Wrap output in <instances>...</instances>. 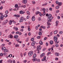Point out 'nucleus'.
Returning a JSON list of instances; mask_svg holds the SVG:
<instances>
[{
	"mask_svg": "<svg viewBox=\"0 0 63 63\" xmlns=\"http://www.w3.org/2000/svg\"><path fill=\"white\" fill-rule=\"evenodd\" d=\"M39 44L40 45H43V42H42V41H40L39 42Z\"/></svg>",
	"mask_w": 63,
	"mask_h": 63,
	"instance_id": "18",
	"label": "nucleus"
},
{
	"mask_svg": "<svg viewBox=\"0 0 63 63\" xmlns=\"http://www.w3.org/2000/svg\"><path fill=\"white\" fill-rule=\"evenodd\" d=\"M49 9L50 11H51L52 10V8H50Z\"/></svg>",
	"mask_w": 63,
	"mask_h": 63,
	"instance_id": "64",
	"label": "nucleus"
},
{
	"mask_svg": "<svg viewBox=\"0 0 63 63\" xmlns=\"http://www.w3.org/2000/svg\"><path fill=\"white\" fill-rule=\"evenodd\" d=\"M58 43H59V42H57V41H56L55 42V44H58Z\"/></svg>",
	"mask_w": 63,
	"mask_h": 63,
	"instance_id": "51",
	"label": "nucleus"
},
{
	"mask_svg": "<svg viewBox=\"0 0 63 63\" xmlns=\"http://www.w3.org/2000/svg\"><path fill=\"white\" fill-rule=\"evenodd\" d=\"M9 38H10V39H12L13 38V36L11 34H10L8 36Z\"/></svg>",
	"mask_w": 63,
	"mask_h": 63,
	"instance_id": "9",
	"label": "nucleus"
},
{
	"mask_svg": "<svg viewBox=\"0 0 63 63\" xmlns=\"http://www.w3.org/2000/svg\"><path fill=\"white\" fill-rule=\"evenodd\" d=\"M55 46L56 47H59V45L58 44H56L55 45Z\"/></svg>",
	"mask_w": 63,
	"mask_h": 63,
	"instance_id": "35",
	"label": "nucleus"
},
{
	"mask_svg": "<svg viewBox=\"0 0 63 63\" xmlns=\"http://www.w3.org/2000/svg\"><path fill=\"white\" fill-rule=\"evenodd\" d=\"M37 39H39L41 38V36H38L37 37Z\"/></svg>",
	"mask_w": 63,
	"mask_h": 63,
	"instance_id": "40",
	"label": "nucleus"
},
{
	"mask_svg": "<svg viewBox=\"0 0 63 63\" xmlns=\"http://www.w3.org/2000/svg\"><path fill=\"white\" fill-rule=\"evenodd\" d=\"M28 54L29 56H31L33 54V52L32 51L29 52Z\"/></svg>",
	"mask_w": 63,
	"mask_h": 63,
	"instance_id": "2",
	"label": "nucleus"
},
{
	"mask_svg": "<svg viewBox=\"0 0 63 63\" xmlns=\"http://www.w3.org/2000/svg\"><path fill=\"white\" fill-rule=\"evenodd\" d=\"M12 61V60L9 59L8 60L7 62L9 63H10V62L11 63V62Z\"/></svg>",
	"mask_w": 63,
	"mask_h": 63,
	"instance_id": "23",
	"label": "nucleus"
},
{
	"mask_svg": "<svg viewBox=\"0 0 63 63\" xmlns=\"http://www.w3.org/2000/svg\"><path fill=\"white\" fill-rule=\"evenodd\" d=\"M5 13L6 14H8V13H9V11H8V10H7L5 11Z\"/></svg>",
	"mask_w": 63,
	"mask_h": 63,
	"instance_id": "33",
	"label": "nucleus"
},
{
	"mask_svg": "<svg viewBox=\"0 0 63 63\" xmlns=\"http://www.w3.org/2000/svg\"><path fill=\"white\" fill-rule=\"evenodd\" d=\"M47 5V3H44L42 5V6H46V5Z\"/></svg>",
	"mask_w": 63,
	"mask_h": 63,
	"instance_id": "14",
	"label": "nucleus"
},
{
	"mask_svg": "<svg viewBox=\"0 0 63 63\" xmlns=\"http://www.w3.org/2000/svg\"><path fill=\"white\" fill-rule=\"evenodd\" d=\"M12 44V43L11 42H9V43H8V45H11V44Z\"/></svg>",
	"mask_w": 63,
	"mask_h": 63,
	"instance_id": "46",
	"label": "nucleus"
},
{
	"mask_svg": "<svg viewBox=\"0 0 63 63\" xmlns=\"http://www.w3.org/2000/svg\"><path fill=\"white\" fill-rule=\"evenodd\" d=\"M40 45H39L37 47V50H40L41 49V47Z\"/></svg>",
	"mask_w": 63,
	"mask_h": 63,
	"instance_id": "4",
	"label": "nucleus"
},
{
	"mask_svg": "<svg viewBox=\"0 0 63 63\" xmlns=\"http://www.w3.org/2000/svg\"><path fill=\"white\" fill-rule=\"evenodd\" d=\"M42 34V33L41 32H39V35H41Z\"/></svg>",
	"mask_w": 63,
	"mask_h": 63,
	"instance_id": "37",
	"label": "nucleus"
},
{
	"mask_svg": "<svg viewBox=\"0 0 63 63\" xmlns=\"http://www.w3.org/2000/svg\"><path fill=\"white\" fill-rule=\"evenodd\" d=\"M18 5L17 4H16L15 5V7L16 8L18 7Z\"/></svg>",
	"mask_w": 63,
	"mask_h": 63,
	"instance_id": "29",
	"label": "nucleus"
},
{
	"mask_svg": "<svg viewBox=\"0 0 63 63\" xmlns=\"http://www.w3.org/2000/svg\"><path fill=\"white\" fill-rule=\"evenodd\" d=\"M23 62H24V63H26V62H27V60H25L23 61Z\"/></svg>",
	"mask_w": 63,
	"mask_h": 63,
	"instance_id": "31",
	"label": "nucleus"
},
{
	"mask_svg": "<svg viewBox=\"0 0 63 63\" xmlns=\"http://www.w3.org/2000/svg\"><path fill=\"white\" fill-rule=\"evenodd\" d=\"M9 30V29H8V30H5V32H8Z\"/></svg>",
	"mask_w": 63,
	"mask_h": 63,
	"instance_id": "61",
	"label": "nucleus"
},
{
	"mask_svg": "<svg viewBox=\"0 0 63 63\" xmlns=\"http://www.w3.org/2000/svg\"><path fill=\"white\" fill-rule=\"evenodd\" d=\"M23 21V19H20L19 20V22H22Z\"/></svg>",
	"mask_w": 63,
	"mask_h": 63,
	"instance_id": "39",
	"label": "nucleus"
},
{
	"mask_svg": "<svg viewBox=\"0 0 63 63\" xmlns=\"http://www.w3.org/2000/svg\"><path fill=\"white\" fill-rule=\"evenodd\" d=\"M0 18L1 19L3 20L4 19V15H1L0 17Z\"/></svg>",
	"mask_w": 63,
	"mask_h": 63,
	"instance_id": "11",
	"label": "nucleus"
},
{
	"mask_svg": "<svg viewBox=\"0 0 63 63\" xmlns=\"http://www.w3.org/2000/svg\"><path fill=\"white\" fill-rule=\"evenodd\" d=\"M28 40H29V38H27V40H26V42H28Z\"/></svg>",
	"mask_w": 63,
	"mask_h": 63,
	"instance_id": "54",
	"label": "nucleus"
},
{
	"mask_svg": "<svg viewBox=\"0 0 63 63\" xmlns=\"http://www.w3.org/2000/svg\"><path fill=\"white\" fill-rule=\"evenodd\" d=\"M45 55V53H42V54H41L40 55L41 57H44Z\"/></svg>",
	"mask_w": 63,
	"mask_h": 63,
	"instance_id": "8",
	"label": "nucleus"
},
{
	"mask_svg": "<svg viewBox=\"0 0 63 63\" xmlns=\"http://www.w3.org/2000/svg\"><path fill=\"white\" fill-rule=\"evenodd\" d=\"M15 47H19V44H16L15 45Z\"/></svg>",
	"mask_w": 63,
	"mask_h": 63,
	"instance_id": "25",
	"label": "nucleus"
},
{
	"mask_svg": "<svg viewBox=\"0 0 63 63\" xmlns=\"http://www.w3.org/2000/svg\"><path fill=\"white\" fill-rule=\"evenodd\" d=\"M32 21H35V17L34 16L32 17Z\"/></svg>",
	"mask_w": 63,
	"mask_h": 63,
	"instance_id": "12",
	"label": "nucleus"
},
{
	"mask_svg": "<svg viewBox=\"0 0 63 63\" xmlns=\"http://www.w3.org/2000/svg\"><path fill=\"white\" fill-rule=\"evenodd\" d=\"M51 45H52L53 44V41L52 40H51L49 41Z\"/></svg>",
	"mask_w": 63,
	"mask_h": 63,
	"instance_id": "15",
	"label": "nucleus"
},
{
	"mask_svg": "<svg viewBox=\"0 0 63 63\" xmlns=\"http://www.w3.org/2000/svg\"><path fill=\"white\" fill-rule=\"evenodd\" d=\"M27 13L28 15H30V12H29L28 11H27Z\"/></svg>",
	"mask_w": 63,
	"mask_h": 63,
	"instance_id": "27",
	"label": "nucleus"
},
{
	"mask_svg": "<svg viewBox=\"0 0 63 63\" xmlns=\"http://www.w3.org/2000/svg\"><path fill=\"white\" fill-rule=\"evenodd\" d=\"M54 39L55 42H56L57 41V37L56 36H55L54 37Z\"/></svg>",
	"mask_w": 63,
	"mask_h": 63,
	"instance_id": "3",
	"label": "nucleus"
},
{
	"mask_svg": "<svg viewBox=\"0 0 63 63\" xmlns=\"http://www.w3.org/2000/svg\"><path fill=\"white\" fill-rule=\"evenodd\" d=\"M39 21H40L41 20V18L40 17H39L38 19Z\"/></svg>",
	"mask_w": 63,
	"mask_h": 63,
	"instance_id": "49",
	"label": "nucleus"
},
{
	"mask_svg": "<svg viewBox=\"0 0 63 63\" xmlns=\"http://www.w3.org/2000/svg\"><path fill=\"white\" fill-rule=\"evenodd\" d=\"M12 55L10 54V55H9V56H8V57H12Z\"/></svg>",
	"mask_w": 63,
	"mask_h": 63,
	"instance_id": "41",
	"label": "nucleus"
},
{
	"mask_svg": "<svg viewBox=\"0 0 63 63\" xmlns=\"http://www.w3.org/2000/svg\"><path fill=\"white\" fill-rule=\"evenodd\" d=\"M56 4H58L59 2H58V1H56Z\"/></svg>",
	"mask_w": 63,
	"mask_h": 63,
	"instance_id": "57",
	"label": "nucleus"
},
{
	"mask_svg": "<svg viewBox=\"0 0 63 63\" xmlns=\"http://www.w3.org/2000/svg\"><path fill=\"white\" fill-rule=\"evenodd\" d=\"M47 39V38L46 37H45L44 38V40L45 41Z\"/></svg>",
	"mask_w": 63,
	"mask_h": 63,
	"instance_id": "60",
	"label": "nucleus"
},
{
	"mask_svg": "<svg viewBox=\"0 0 63 63\" xmlns=\"http://www.w3.org/2000/svg\"><path fill=\"white\" fill-rule=\"evenodd\" d=\"M58 60V58H55V60Z\"/></svg>",
	"mask_w": 63,
	"mask_h": 63,
	"instance_id": "58",
	"label": "nucleus"
},
{
	"mask_svg": "<svg viewBox=\"0 0 63 63\" xmlns=\"http://www.w3.org/2000/svg\"><path fill=\"white\" fill-rule=\"evenodd\" d=\"M36 61L37 62H40V59H37Z\"/></svg>",
	"mask_w": 63,
	"mask_h": 63,
	"instance_id": "45",
	"label": "nucleus"
},
{
	"mask_svg": "<svg viewBox=\"0 0 63 63\" xmlns=\"http://www.w3.org/2000/svg\"><path fill=\"white\" fill-rule=\"evenodd\" d=\"M35 28L36 29H38V26H36L35 27Z\"/></svg>",
	"mask_w": 63,
	"mask_h": 63,
	"instance_id": "62",
	"label": "nucleus"
},
{
	"mask_svg": "<svg viewBox=\"0 0 63 63\" xmlns=\"http://www.w3.org/2000/svg\"><path fill=\"white\" fill-rule=\"evenodd\" d=\"M59 6H57L56 7V9H59Z\"/></svg>",
	"mask_w": 63,
	"mask_h": 63,
	"instance_id": "34",
	"label": "nucleus"
},
{
	"mask_svg": "<svg viewBox=\"0 0 63 63\" xmlns=\"http://www.w3.org/2000/svg\"><path fill=\"white\" fill-rule=\"evenodd\" d=\"M8 20H4L3 21L4 24H7V23L8 22Z\"/></svg>",
	"mask_w": 63,
	"mask_h": 63,
	"instance_id": "5",
	"label": "nucleus"
},
{
	"mask_svg": "<svg viewBox=\"0 0 63 63\" xmlns=\"http://www.w3.org/2000/svg\"><path fill=\"white\" fill-rule=\"evenodd\" d=\"M19 13L20 14H24L22 11H20L19 12Z\"/></svg>",
	"mask_w": 63,
	"mask_h": 63,
	"instance_id": "13",
	"label": "nucleus"
},
{
	"mask_svg": "<svg viewBox=\"0 0 63 63\" xmlns=\"http://www.w3.org/2000/svg\"><path fill=\"white\" fill-rule=\"evenodd\" d=\"M32 61L34 62L35 61H37V58H35L32 59Z\"/></svg>",
	"mask_w": 63,
	"mask_h": 63,
	"instance_id": "17",
	"label": "nucleus"
},
{
	"mask_svg": "<svg viewBox=\"0 0 63 63\" xmlns=\"http://www.w3.org/2000/svg\"><path fill=\"white\" fill-rule=\"evenodd\" d=\"M27 1L26 0H24L23 1V2L24 4H26L27 3Z\"/></svg>",
	"mask_w": 63,
	"mask_h": 63,
	"instance_id": "19",
	"label": "nucleus"
},
{
	"mask_svg": "<svg viewBox=\"0 0 63 63\" xmlns=\"http://www.w3.org/2000/svg\"><path fill=\"white\" fill-rule=\"evenodd\" d=\"M36 44L35 41H33L32 43V46H34L35 45V44Z\"/></svg>",
	"mask_w": 63,
	"mask_h": 63,
	"instance_id": "6",
	"label": "nucleus"
},
{
	"mask_svg": "<svg viewBox=\"0 0 63 63\" xmlns=\"http://www.w3.org/2000/svg\"><path fill=\"white\" fill-rule=\"evenodd\" d=\"M34 40V38H32L31 39V41H33Z\"/></svg>",
	"mask_w": 63,
	"mask_h": 63,
	"instance_id": "38",
	"label": "nucleus"
},
{
	"mask_svg": "<svg viewBox=\"0 0 63 63\" xmlns=\"http://www.w3.org/2000/svg\"><path fill=\"white\" fill-rule=\"evenodd\" d=\"M50 53H51L50 52H48L47 54V56H48V55H49V54H50Z\"/></svg>",
	"mask_w": 63,
	"mask_h": 63,
	"instance_id": "44",
	"label": "nucleus"
},
{
	"mask_svg": "<svg viewBox=\"0 0 63 63\" xmlns=\"http://www.w3.org/2000/svg\"><path fill=\"white\" fill-rule=\"evenodd\" d=\"M63 33V32H59V34H62Z\"/></svg>",
	"mask_w": 63,
	"mask_h": 63,
	"instance_id": "52",
	"label": "nucleus"
},
{
	"mask_svg": "<svg viewBox=\"0 0 63 63\" xmlns=\"http://www.w3.org/2000/svg\"><path fill=\"white\" fill-rule=\"evenodd\" d=\"M52 15L51 14L49 15L48 16V20L49 22H51V20L53 19V17L52 16Z\"/></svg>",
	"mask_w": 63,
	"mask_h": 63,
	"instance_id": "1",
	"label": "nucleus"
},
{
	"mask_svg": "<svg viewBox=\"0 0 63 63\" xmlns=\"http://www.w3.org/2000/svg\"><path fill=\"white\" fill-rule=\"evenodd\" d=\"M16 40L17 41V42H18V43H19V41H18L19 40V38H18Z\"/></svg>",
	"mask_w": 63,
	"mask_h": 63,
	"instance_id": "50",
	"label": "nucleus"
},
{
	"mask_svg": "<svg viewBox=\"0 0 63 63\" xmlns=\"http://www.w3.org/2000/svg\"><path fill=\"white\" fill-rule=\"evenodd\" d=\"M14 16H16V17H19L20 16L18 15H14Z\"/></svg>",
	"mask_w": 63,
	"mask_h": 63,
	"instance_id": "16",
	"label": "nucleus"
},
{
	"mask_svg": "<svg viewBox=\"0 0 63 63\" xmlns=\"http://www.w3.org/2000/svg\"><path fill=\"white\" fill-rule=\"evenodd\" d=\"M39 15L40 16H42V14L41 13H39Z\"/></svg>",
	"mask_w": 63,
	"mask_h": 63,
	"instance_id": "36",
	"label": "nucleus"
},
{
	"mask_svg": "<svg viewBox=\"0 0 63 63\" xmlns=\"http://www.w3.org/2000/svg\"><path fill=\"white\" fill-rule=\"evenodd\" d=\"M28 31H30V26H28Z\"/></svg>",
	"mask_w": 63,
	"mask_h": 63,
	"instance_id": "26",
	"label": "nucleus"
},
{
	"mask_svg": "<svg viewBox=\"0 0 63 63\" xmlns=\"http://www.w3.org/2000/svg\"><path fill=\"white\" fill-rule=\"evenodd\" d=\"M51 50H52V52H54V51H53V47H52L51 48Z\"/></svg>",
	"mask_w": 63,
	"mask_h": 63,
	"instance_id": "53",
	"label": "nucleus"
},
{
	"mask_svg": "<svg viewBox=\"0 0 63 63\" xmlns=\"http://www.w3.org/2000/svg\"><path fill=\"white\" fill-rule=\"evenodd\" d=\"M12 23V21L11 20H10L9 22V24L11 25Z\"/></svg>",
	"mask_w": 63,
	"mask_h": 63,
	"instance_id": "32",
	"label": "nucleus"
},
{
	"mask_svg": "<svg viewBox=\"0 0 63 63\" xmlns=\"http://www.w3.org/2000/svg\"><path fill=\"white\" fill-rule=\"evenodd\" d=\"M15 62L16 61L15 60H13L11 62V63H15Z\"/></svg>",
	"mask_w": 63,
	"mask_h": 63,
	"instance_id": "28",
	"label": "nucleus"
},
{
	"mask_svg": "<svg viewBox=\"0 0 63 63\" xmlns=\"http://www.w3.org/2000/svg\"><path fill=\"white\" fill-rule=\"evenodd\" d=\"M2 9H3V6H1L0 7V10H2Z\"/></svg>",
	"mask_w": 63,
	"mask_h": 63,
	"instance_id": "47",
	"label": "nucleus"
},
{
	"mask_svg": "<svg viewBox=\"0 0 63 63\" xmlns=\"http://www.w3.org/2000/svg\"><path fill=\"white\" fill-rule=\"evenodd\" d=\"M32 3L33 4H35V3L36 2H35V1H32Z\"/></svg>",
	"mask_w": 63,
	"mask_h": 63,
	"instance_id": "48",
	"label": "nucleus"
},
{
	"mask_svg": "<svg viewBox=\"0 0 63 63\" xmlns=\"http://www.w3.org/2000/svg\"><path fill=\"white\" fill-rule=\"evenodd\" d=\"M39 12L38 11L36 13V15H37V14H39Z\"/></svg>",
	"mask_w": 63,
	"mask_h": 63,
	"instance_id": "56",
	"label": "nucleus"
},
{
	"mask_svg": "<svg viewBox=\"0 0 63 63\" xmlns=\"http://www.w3.org/2000/svg\"><path fill=\"white\" fill-rule=\"evenodd\" d=\"M0 56H3V53H1L0 54Z\"/></svg>",
	"mask_w": 63,
	"mask_h": 63,
	"instance_id": "55",
	"label": "nucleus"
},
{
	"mask_svg": "<svg viewBox=\"0 0 63 63\" xmlns=\"http://www.w3.org/2000/svg\"><path fill=\"white\" fill-rule=\"evenodd\" d=\"M48 14H46V16H48Z\"/></svg>",
	"mask_w": 63,
	"mask_h": 63,
	"instance_id": "63",
	"label": "nucleus"
},
{
	"mask_svg": "<svg viewBox=\"0 0 63 63\" xmlns=\"http://www.w3.org/2000/svg\"><path fill=\"white\" fill-rule=\"evenodd\" d=\"M62 3L59 2L58 3V5H59V6H61V5H62Z\"/></svg>",
	"mask_w": 63,
	"mask_h": 63,
	"instance_id": "30",
	"label": "nucleus"
},
{
	"mask_svg": "<svg viewBox=\"0 0 63 63\" xmlns=\"http://www.w3.org/2000/svg\"><path fill=\"white\" fill-rule=\"evenodd\" d=\"M55 55L56 56H59V53H58L56 52L55 53Z\"/></svg>",
	"mask_w": 63,
	"mask_h": 63,
	"instance_id": "7",
	"label": "nucleus"
},
{
	"mask_svg": "<svg viewBox=\"0 0 63 63\" xmlns=\"http://www.w3.org/2000/svg\"><path fill=\"white\" fill-rule=\"evenodd\" d=\"M4 17H6L8 16V15H7L6 14H5L4 16Z\"/></svg>",
	"mask_w": 63,
	"mask_h": 63,
	"instance_id": "43",
	"label": "nucleus"
},
{
	"mask_svg": "<svg viewBox=\"0 0 63 63\" xmlns=\"http://www.w3.org/2000/svg\"><path fill=\"white\" fill-rule=\"evenodd\" d=\"M2 49L3 50H5L6 49V47H3L2 48Z\"/></svg>",
	"mask_w": 63,
	"mask_h": 63,
	"instance_id": "21",
	"label": "nucleus"
},
{
	"mask_svg": "<svg viewBox=\"0 0 63 63\" xmlns=\"http://www.w3.org/2000/svg\"><path fill=\"white\" fill-rule=\"evenodd\" d=\"M13 10L14 11H16V8H14L13 9Z\"/></svg>",
	"mask_w": 63,
	"mask_h": 63,
	"instance_id": "59",
	"label": "nucleus"
},
{
	"mask_svg": "<svg viewBox=\"0 0 63 63\" xmlns=\"http://www.w3.org/2000/svg\"><path fill=\"white\" fill-rule=\"evenodd\" d=\"M18 35H16L14 36V38H16H16H18Z\"/></svg>",
	"mask_w": 63,
	"mask_h": 63,
	"instance_id": "20",
	"label": "nucleus"
},
{
	"mask_svg": "<svg viewBox=\"0 0 63 63\" xmlns=\"http://www.w3.org/2000/svg\"><path fill=\"white\" fill-rule=\"evenodd\" d=\"M4 52H9V50L7 49H5L4 51Z\"/></svg>",
	"mask_w": 63,
	"mask_h": 63,
	"instance_id": "24",
	"label": "nucleus"
},
{
	"mask_svg": "<svg viewBox=\"0 0 63 63\" xmlns=\"http://www.w3.org/2000/svg\"><path fill=\"white\" fill-rule=\"evenodd\" d=\"M59 23V22L58 21H57L56 22V26H57L58 25V23Z\"/></svg>",
	"mask_w": 63,
	"mask_h": 63,
	"instance_id": "10",
	"label": "nucleus"
},
{
	"mask_svg": "<svg viewBox=\"0 0 63 63\" xmlns=\"http://www.w3.org/2000/svg\"><path fill=\"white\" fill-rule=\"evenodd\" d=\"M37 56V55H36V54H34L33 55V58H35Z\"/></svg>",
	"mask_w": 63,
	"mask_h": 63,
	"instance_id": "22",
	"label": "nucleus"
},
{
	"mask_svg": "<svg viewBox=\"0 0 63 63\" xmlns=\"http://www.w3.org/2000/svg\"><path fill=\"white\" fill-rule=\"evenodd\" d=\"M48 22H47V24H48V25H51L50 23H49V22H49L48 20Z\"/></svg>",
	"mask_w": 63,
	"mask_h": 63,
	"instance_id": "42",
	"label": "nucleus"
}]
</instances>
